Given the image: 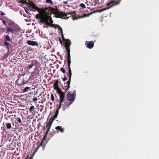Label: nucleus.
<instances>
[{
	"label": "nucleus",
	"instance_id": "f257e3e1",
	"mask_svg": "<svg viewBox=\"0 0 159 159\" xmlns=\"http://www.w3.org/2000/svg\"><path fill=\"white\" fill-rule=\"evenodd\" d=\"M52 9L51 7L49 8L43 14L36 15V18L40 19L39 21L43 24H45L46 25H49L53 24V21L51 17V14L55 12H53Z\"/></svg>",
	"mask_w": 159,
	"mask_h": 159
},
{
	"label": "nucleus",
	"instance_id": "f03ea898",
	"mask_svg": "<svg viewBox=\"0 0 159 159\" xmlns=\"http://www.w3.org/2000/svg\"><path fill=\"white\" fill-rule=\"evenodd\" d=\"M54 14V16L57 18H60L62 19H67L69 17H72L73 20H77L78 18L76 16V13L75 12H71V13H67L66 14L61 11H57L53 13Z\"/></svg>",
	"mask_w": 159,
	"mask_h": 159
},
{
	"label": "nucleus",
	"instance_id": "7ed1b4c3",
	"mask_svg": "<svg viewBox=\"0 0 159 159\" xmlns=\"http://www.w3.org/2000/svg\"><path fill=\"white\" fill-rule=\"evenodd\" d=\"M53 122V120L52 119H50L48 123H47V125H46V128H47V131L46 132L45 134L44 135L42 141H41L40 145L39 146L36 148L35 150V152H36L38 149H39V148L40 147L42 148L43 150L44 149L45 147V144H46L47 141L46 140V139L47 138V135L48 134V132L49 131L50 127H51L52 124Z\"/></svg>",
	"mask_w": 159,
	"mask_h": 159
},
{
	"label": "nucleus",
	"instance_id": "20e7f679",
	"mask_svg": "<svg viewBox=\"0 0 159 159\" xmlns=\"http://www.w3.org/2000/svg\"><path fill=\"white\" fill-rule=\"evenodd\" d=\"M7 22L8 26L6 27V34H9L10 33H14L15 32H16L17 29V25L16 24L11 20H8Z\"/></svg>",
	"mask_w": 159,
	"mask_h": 159
},
{
	"label": "nucleus",
	"instance_id": "39448f33",
	"mask_svg": "<svg viewBox=\"0 0 159 159\" xmlns=\"http://www.w3.org/2000/svg\"><path fill=\"white\" fill-rule=\"evenodd\" d=\"M29 4L30 5V6L28 7L29 9L32 11H34L37 10L38 12H39V14H37V15H42L49 8L48 7H45L44 8L43 7L40 9L36 6L32 1L30 2Z\"/></svg>",
	"mask_w": 159,
	"mask_h": 159
},
{
	"label": "nucleus",
	"instance_id": "423d86ee",
	"mask_svg": "<svg viewBox=\"0 0 159 159\" xmlns=\"http://www.w3.org/2000/svg\"><path fill=\"white\" fill-rule=\"evenodd\" d=\"M67 75L68 76V77L69 78V79L66 83L64 84V86L63 87V89L65 90L63 92L64 93H66L69 90L70 87V86L72 75L71 70L70 69V70H68V72L67 73Z\"/></svg>",
	"mask_w": 159,
	"mask_h": 159
},
{
	"label": "nucleus",
	"instance_id": "0eeeda50",
	"mask_svg": "<svg viewBox=\"0 0 159 159\" xmlns=\"http://www.w3.org/2000/svg\"><path fill=\"white\" fill-rule=\"evenodd\" d=\"M76 92L75 90L73 92H68L67 95V99L71 102H73L75 99Z\"/></svg>",
	"mask_w": 159,
	"mask_h": 159
},
{
	"label": "nucleus",
	"instance_id": "6e6552de",
	"mask_svg": "<svg viewBox=\"0 0 159 159\" xmlns=\"http://www.w3.org/2000/svg\"><path fill=\"white\" fill-rule=\"evenodd\" d=\"M58 93L59 95H60V103L58 109H60L62 106V103L65 100V93H64L61 90H59V92H58Z\"/></svg>",
	"mask_w": 159,
	"mask_h": 159
},
{
	"label": "nucleus",
	"instance_id": "1a4fd4ad",
	"mask_svg": "<svg viewBox=\"0 0 159 159\" xmlns=\"http://www.w3.org/2000/svg\"><path fill=\"white\" fill-rule=\"evenodd\" d=\"M66 50L67 52V61L68 62V70H70V69L71 70V68L70 67V65L71 63V61H70V47H67L66 48Z\"/></svg>",
	"mask_w": 159,
	"mask_h": 159
},
{
	"label": "nucleus",
	"instance_id": "9d476101",
	"mask_svg": "<svg viewBox=\"0 0 159 159\" xmlns=\"http://www.w3.org/2000/svg\"><path fill=\"white\" fill-rule=\"evenodd\" d=\"M4 38L5 42L4 43V44L5 46H10V44L9 43L7 42L8 41L11 42L12 41V39L11 38L9 35H4Z\"/></svg>",
	"mask_w": 159,
	"mask_h": 159
},
{
	"label": "nucleus",
	"instance_id": "9b49d317",
	"mask_svg": "<svg viewBox=\"0 0 159 159\" xmlns=\"http://www.w3.org/2000/svg\"><path fill=\"white\" fill-rule=\"evenodd\" d=\"M14 116L15 117L14 122L20 125L22 124L21 120V119H23L22 116L21 115H19L18 116H16V115H14Z\"/></svg>",
	"mask_w": 159,
	"mask_h": 159
},
{
	"label": "nucleus",
	"instance_id": "f8f14e48",
	"mask_svg": "<svg viewBox=\"0 0 159 159\" xmlns=\"http://www.w3.org/2000/svg\"><path fill=\"white\" fill-rule=\"evenodd\" d=\"M19 55H20L23 58H27L28 56V53L27 51H21Z\"/></svg>",
	"mask_w": 159,
	"mask_h": 159
},
{
	"label": "nucleus",
	"instance_id": "ddd939ff",
	"mask_svg": "<svg viewBox=\"0 0 159 159\" xmlns=\"http://www.w3.org/2000/svg\"><path fill=\"white\" fill-rule=\"evenodd\" d=\"M73 102H69L68 101H67L62 106V109L63 111H65L66 109L69 107L70 105L73 103Z\"/></svg>",
	"mask_w": 159,
	"mask_h": 159
},
{
	"label": "nucleus",
	"instance_id": "4468645a",
	"mask_svg": "<svg viewBox=\"0 0 159 159\" xmlns=\"http://www.w3.org/2000/svg\"><path fill=\"white\" fill-rule=\"evenodd\" d=\"M39 71L38 68H35L34 71V73L32 74L33 77L34 78H37L39 75Z\"/></svg>",
	"mask_w": 159,
	"mask_h": 159
},
{
	"label": "nucleus",
	"instance_id": "2eb2a0df",
	"mask_svg": "<svg viewBox=\"0 0 159 159\" xmlns=\"http://www.w3.org/2000/svg\"><path fill=\"white\" fill-rule=\"evenodd\" d=\"M58 83V81L57 80L53 84L54 89L55 90L57 91V92H59V90H61V89L59 88Z\"/></svg>",
	"mask_w": 159,
	"mask_h": 159
},
{
	"label": "nucleus",
	"instance_id": "dca6fc26",
	"mask_svg": "<svg viewBox=\"0 0 159 159\" xmlns=\"http://www.w3.org/2000/svg\"><path fill=\"white\" fill-rule=\"evenodd\" d=\"M26 43L27 44L31 46H37L38 45V42L31 40L27 41Z\"/></svg>",
	"mask_w": 159,
	"mask_h": 159
},
{
	"label": "nucleus",
	"instance_id": "f3484780",
	"mask_svg": "<svg viewBox=\"0 0 159 159\" xmlns=\"http://www.w3.org/2000/svg\"><path fill=\"white\" fill-rule=\"evenodd\" d=\"M94 46V42H89L87 44V47L89 49H91Z\"/></svg>",
	"mask_w": 159,
	"mask_h": 159
},
{
	"label": "nucleus",
	"instance_id": "a211bd4d",
	"mask_svg": "<svg viewBox=\"0 0 159 159\" xmlns=\"http://www.w3.org/2000/svg\"><path fill=\"white\" fill-rule=\"evenodd\" d=\"M70 44L71 42L70 41V40L69 39H66L65 45V48L70 47Z\"/></svg>",
	"mask_w": 159,
	"mask_h": 159
},
{
	"label": "nucleus",
	"instance_id": "6ab92c4d",
	"mask_svg": "<svg viewBox=\"0 0 159 159\" xmlns=\"http://www.w3.org/2000/svg\"><path fill=\"white\" fill-rule=\"evenodd\" d=\"M57 28H58V30L59 31H61V32L62 38L63 40H65V38L64 37L63 35L62 30L61 28V26H59V25H58V26H57Z\"/></svg>",
	"mask_w": 159,
	"mask_h": 159
},
{
	"label": "nucleus",
	"instance_id": "aec40b11",
	"mask_svg": "<svg viewBox=\"0 0 159 159\" xmlns=\"http://www.w3.org/2000/svg\"><path fill=\"white\" fill-rule=\"evenodd\" d=\"M59 109H58H58L56 110V111L55 113V114L54 115H53V120H52L53 121L54 120L56 119L57 118V116L58 115V114L59 113Z\"/></svg>",
	"mask_w": 159,
	"mask_h": 159
},
{
	"label": "nucleus",
	"instance_id": "412c9836",
	"mask_svg": "<svg viewBox=\"0 0 159 159\" xmlns=\"http://www.w3.org/2000/svg\"><path fill=\"white\" fill-rule=\"evenodd\" d=\"M31 62V64L34 66H36L39 65V62H38V61L36 60H32Z\"/></svg>",
	"mask_w": 159,
	"mask_h": 159
},
{
	"label": "nucleus",
	"instance_id": "4be33fe9",
	"mask_svg": "<svg viewBox=\"0 0 159 159\" xmlns=\"http://www.w3.org/2000/svg\"><path fill=\"white\" fill-rule=\"evenodd\" d=\"M35 109V108L34 107V106H32L30 107L29 110L30 111V113H31L32 114H33L34 113H35V111L34 109Z\"/></svg>",
	"mask_w": 159,
	"mask_h": 159
},
{
	"label": "nucleus",
	"instance_id": "5701e85b",
	"mask_svg": "<svg viewBox=\"0 0 159 159\" xmlns=\"http://www.w3.org/2000/svg\"><path fill=\"white\" fill-rule=\"evenodd\" d=\"M56 129L58 131H60L61 133L64 132V129L62 128L61 126H58L56 127Z\"/></svg>",
	"mask_w": 159,
	"mask_h": 159
},
{
	"label": "nucleus",
	"instance_id": "b1692460",
	"mask_svg": "<svg viewBox=\"0 0 159 159\" xmlns=\"http://www.w3.org/2000/svg\"><path fill=\"white\" fill-rule=\"evenodd\" d=\"M115 2V1L114 0H111V1L107 4V6L109 7V8H107V9H108L110 8L112 6H113L114 4H112L113 3Z\"/></svg>",
	"mask_w": 159,
	"mask_h": 159
},
{
	"label": "nucleus",
	"instance_id": "393cba45",
	"mask_svg": "<svg viewBox=\"0 0 159 159\" xmlns=\"http://www.w3.org/2000/svg\"><path fill=\"white\" fill-rule=\"evenodd\" d=\"M31 90V87L27 86L26 87L22 90L23 92H27L28 91H30Z\"/></svg>",
	"mask_w": 159,
	"mask_h": 159
},
{
	"label": "nucleus",
	"instance_id": "a878e982",
	"mask_svg": "<svg viewBox=\"0 0 159 159\" xmlns=\"http://www.w3.org/2000/svg\"><path fill=\"white\" fill-rule=\"evenodd\" d=\"M5 125L6 128H7V129H10L12 127L10 123H6L5 124Z\"/></svg>",
	"mask_w": 159,
	"mask_h": 159
},
{
	"label": "nucleus",
	"instance_id": "bb28decb",
	"mask_svg": "<svg viewBox=\"0 0 159 159\" xmlns=\"http://www.w3.org/2000/svg\"><path fill=\"white\" fill-rule=\"evenodd\" d=\"M19 80H20V79H18L16 81V83H17V84L19 85H21L22 84H23L24 83H26V81L24 80H23L22 82L20 83L19 82Z\"/></svg>",
	"mask_w": 159,
	"mask_h": 159
},
{
	"label": "nucleus",
	"instance_id": "cd10ccee",
	"mask_svg": "<svg viewBox=\"0 0 159 159\" xmlns=\"http://www.w3.org/2000/svg\"><path fill=\"white\" fill-rule=\"evenodd\" d=\"M58 25H57L55 24H51V25H48L49 26H51L52 28H56L57 27V26H58Z\"/></svg>",
	"mask_w": 159,
	"mask_h": 159
},
{
	"label": "nucleus",
	"instance_id": "c85d7f7f",
	"mask_svg": "<svg viewBox=\"0 0 159 159\" xmlns=\"http://www.w3.org/2000/svg\"><path fill=\"white\" fill-rule=\"evenodd\" d=\"M92 14V12H91L88 14H84L83 16L80 17V18H83L84 17H88L90 15Z\"/></svg>",
	"mask_w": 159,
	"mask_h": 159
},
{
	"label": "nucleus",
	"instance_id": "c756f323",
	"mask_svg": "<svg viewBox=\"0 0 159 159\" xmlns=\"http://www.w3.org/2000/svg\"><path fill=\"white\" fill-rule=\"evenodd\" d=\"M8 56V54L7 53H5L4 56L2 58V59L4 60V59H7Z\"/></svg>",
	"mask_w": 159,
	"mask_h": 159
},
{
	"label": "nucleus",
	"instance_id": "7c9ffc66",
	"mask_svg": "<svg viewBox=\"0 0 159 159\" xmlns=\"http://www.w3.org/2000/svg\"><path fill=\"white\" fill-rule=\"evenodd\" d=\"M60 70L63 72L64 74L66 73V70L65 69V67H63L60 69Z\"/></svg>",
	"mask_w": 159,
	"mask_h": 159
},
{
	"label": "nucleus",
	"instance_id": "2f4dec72",
	"mask_svg": "<svg viewBox=\"0 0 159 159\" xmlns=\"http://www.w3.org/2000/svg\"><path fill=\"white\" fill-rule=\"evenodd\" d=\"M121 0H118V1H115V2H114V5H118V4L120 2V1Z\"/></svg>",
	"mask_w": 159,
	"mask_h": 159
},
{
	"label": "nucleus",
	"instance_id": "473e14b6",
	"mask_svg": "<svg viewBox=\"0 0 159 159\" xmlns=\"http://www.w3.org/2000/svg\"><path fill=\"white\" fill-rule=\"evenodd\" d=\"M46 2L50 4H52L53 3L52 1V0H46Z\"/></svg>",
	"mask_w": 159,
	"mask_h": 159
},
{
	"label": "nucleus",
	"instance_id": "72a5a7b5",
	"mask_svg": "<svg viewBox=\"0 0 159 159\" xmlns=\"http://www.w3.org/2000/svg\"><path fill=\"white\" fill-rule=\"evenodd\" d=\"M20 2L23 4H25V5H27L29 3H28V2H26V1H20Z\"/></svg>",
	"mask_w": 159,
	"mask_h": 159
},
{
	"label": "nucleus",
	"instance_id": "f704fd0d",
	"mask_svg": "<svg viewBox=\"0 0 159 159\" xmlns=\"http://www.w3.org/2000/svg\"><path fill=\"white\" fill-rule=\"evenodd\" d=\"M80 6L83 8H85L86 7L85 5L83 3H81L80 4Z\"/></svg>",
	"mask_w": 159,
	"mask_h": 159
},
{
	"label": "nucleus",
	"instance_id": "c9c22d12",
	"mask_svg": "<svg viewBox=\"0 0 159 159\" xmlns=\"http://www.w3.org/2000/svg\"><path fill=\"white\" fill-rule=\"evenodd\" d=\"M33 66V65H32V64H31V65H28L27 66V68L28 69L30 70L32 67Z\"/></svg>",
	"mask_w": 159,
	"mask_h": 159
},
{
	"label": "nucleus",
	"instance_id": "e433bc0d",
	"mask_svg": "<svg viewBox=\"0 0 159 159\" xmlns=\"http://www.w3.org/2000/svg\"><path fill=\"white\" fill-rule=\"evenodd\" d=\"M64 77L62 78V80H63V81H65L67 80V77H66V75H64Z\"/></svg>",
	"mask_w": 159,
	"mask_h": 159
},
{
	"label": "nucleus",
	"instance_id": "4c0bfd02",
	"mask_svg": "<svg viewBox=\"0 0 159 159\" xmlns=\"http://www.w3.org/2000/svg\"><path fill=\"white\" fill-rule=\"evenodd\" d=\"M51 99L52 101L53 102L54 101V97L53 96V95L52 94H51Z\"/></svg>",
	"mask_w": 159,
	"mask_h": 159
},
{
	"label": "nucleus",
	"instance_id": "58836bf2",
	"mask_svg": "<svg viewBox=\"0 0 159 159\" xmlns=\"http://www.w3.org/2000/svg\"><path fill=\"white\" fill-rule=\"evenodd\" d=\"M2 22L3 23V24L4 25H6V23L5 20H2Z\"/></svg>",
	"mask_w": 159,
	"mask_h": 159
},
{
	"label": "nucleus",
	"instance_id": "ea45409f",
	"mask_svg": "<svg viewBox=\"0 0 159 159\" xmlns=\"http://www.w3.org/2000/svg\"><path fill=\"white\" fill-rule=\"evenodd\" d=\"M38 100V99H37L36 97H35L33 98V101L35 102Z\"/></svg>",
	"mask_w": 159,
	"mask_h": 159
},
{
	"label": "nucleus",
	"instance_id": "a19ab883",
	"mask_svg": "<svg viewBox=\"0 0 159 159\" xmlns=\"http://www.w3.org/2000/svg\"><path fill=\"white\" fill-rule=\"evenodd\" d=\"M59 41H60V42L61 43V44H62V41H61V38H60V37H59Z\"/></svg>",
	"mask_w": 159,
	"mask_h": 159
},
{
	"label": "nucleus",
	"instance_id": "79ce46f5",
	"mask_svg": "<svg viewBox=\"0 0 159 159\" xmlns=\"http://www.w3.org/2000/svg\"><path fill=\"white\" fill-rule=\"evenodd\" d=\"M1 16H4L5 15V14H4V12H2L1 13Z\"/></svg>",
	"mask_w": 159,
	"mask_h": 159
},
{
	"label": "nucleus",
	"instance_id": "37998d69",
	"mask_svg": "<svg viewBox=\"0 0 159 159\" xmlns=\"http://www.w3.org/2000/svg\"><path fill=\"white\" fill-rule=\"evenodd\" d=\"M63 3L65 4H68V2L67 1H64L63 2Z\"/></svg>",
	"mask_w": 159,
	"mask_h": 159
},
{
	"label": "nucleus",
	"instance_id": "c03bdc74",
	"mask_svg": "<svg viewBox=\"0 0 159 159\" xmlns=\"http://www.w3.org/2000/svg\"><path fill=\"white\" fill-rule=\"evenodd\" d=\"M106 9H102V11H104L106 10Z\"/></svg>",
	"mask_w": 159,
	"mask_h": 159
},
{
	"label": "nucleus",
	"instance_id": "a18cd8bd",
	"mask_svg": "<svg viewBox=\"0 0 159 159\" xmlns=\"http://www.w3.org/2000/svg\"><path fill=\"white\" fill-rule=\"evenodd\" d=\"M10 116H11L10 115L8 116V118H10Z\"/></svg>",
	"mask_w": 159,
	"mask_h": 159
},
{
	"label": "nucleus",
	"instance_id": "49530a36",
	"mask_svg": "<svg viewBox=\"0 0 159 159\" xmlns=\"http://www.w3.org/2000/svg\"><path fill=\"white\" fill-rule=\"evenodd\" d=\"M25 11H26V12L27 13L28 12H27V11L26 10H25Z\"/></svg>",
	"mask_w": 159,
	"mask_h": 159
},
{
	"label": "nucleus",
	"instance_id": "de8ad7c7",
	"mask_svg": "<svg viewBox=\"0 0 159 159\" xmlns=\"http://www.w3.org/2000/svg\"><path fill=\"white\" fill-rule=\"evenodd\" d=\"M87 42H87V41H86V43H87Z\"/></svg>",
	"mask_w": 159,
	"mask_h": 159
},
{
	"label": "nucleus",
	"instance_id": "09e8293b",
	"mask_svg": "<svg viewBox=\"0 0 159 159\" xmlns=\"http://www.w3.org/2000/svg\"><path fill=\"white\" fill-rule=\"evenodd\" d=\"M9 113H11V112H10V111Z\"/></svg>",
	"mask_w": 159,
	"mask_h": 159
},
{
	"label": "nucleus",
	"instance_id": "8fccbe9b",
	"mask_svg": "<svg viewBox=\"0 0 159 159\" xmlns=\"http://www.w3.org/2000/svg\"><path fill=\"white\" fill-rule=\"evenodd\" d=\"M99 0H96V1H98Z\"/></svg>",
	"mask_w": 159,
	"mask_h": 159
},
{
	"label": "nucleus",
	"instance_id": "3c124183",
	"mask_svg": "<svg viewBox=\"0 0 159 159\" xmlns=\"http://www.w3.org/2000/svg\"><path fill=\"white\" fill-rule=\"evenodd\" d=\"M12 119H13L12 118H11V120H12Z\"/></svg>",
	"mask_w": 159,
	"mask_h": 159
},
{
	"label": "nucleus",
	"instance_id": "603ef678",
	"mask_svg": "<svg viewBox=\"0 0 159 159\" xmlns=\"http://www.w3.org/2000/svg\"><path fill=\"white\" fill-rule=\"evenodd\" d=\"M57 133H58V131H57Z\"/></svg>",
	"mask_w": 159,
	"mask_h": 159
},
{
	"label": "nucleus",
	"instance_id": "864d4df0",
	"mask_svg": "<svg viewBox=\"0 0 159 159\" xmlns=\"http://www.w3.org/2000/svg\"><path fill=\"white\" fill-rule=\"evenodd\" d=\"M27 0H25V1H27Z\"/></svg>",
	"mask_w": 159,
	"mask_h": 159
}]
</instances>
